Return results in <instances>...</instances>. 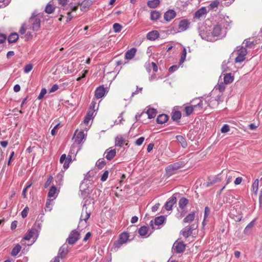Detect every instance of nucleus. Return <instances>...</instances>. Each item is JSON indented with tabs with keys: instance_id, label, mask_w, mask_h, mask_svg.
<instances>
[{
	"instance_id": "obj_53",
	"label": "nucleus",
	"mask_w": 262,
	"mask_h": 262,
	"mask_svg": "<svg viewBox=\"0 0 262 262\" xmlns=\"http://www.w3.org/2000/svg\"><path fill=\"white\" fill-rule=\"evenodd\" d=\"M33 69V65L32 64H28L25 66L24 71L25 73H28Z\"/></svg>"
},
{
	"instance_id": "obj_55",
	"label": "nucleus",
	"mask_w": 262,
	"mask_h": 262,
	"mask_svg": "<svg viewBox=\"0 0 262 262\" xmlns=\"http://www.w3.org/2000/svg\"><path fill=\"white\" fill-rule=\"evenodd\" d=\"M108 173H109L108 170H105L104 172V173L102 174V175L101 176V181L102 182L105 181L108 178Z\"/></svg>"
},
{
	"instance_id": "obj_16",
	"label": "nucleus",
	"mask_w": 262,
	"mask_h": 262,
	"mask_svg": "<svg viewBox=\"0 0 262 262\" xmlns=\"http://www.w3.org/2000/svg\"><path fill=\"white\" fill-rule=\"evenodd\" d=\"M160 37L159 33L157 30H153L148 32L146 35V38L149 40H155Z\"/></svg>"
},
{
	"instance_id": "obj_20",
	"label": "nucleus",
	"mask_w": 262,
	"mask_h": 262,
	"mask_svg": "<svg viewBox=\"0 0 262 262\" xmlns=\"http://www.w3.org/2000/svg\"><path fill=\"white\" fill-rule=\"evenodd\" d=\"M68 246L66 244H63L59 249L58 256L61 258L64 257L68 253Z\"/></svg>"
},
{
	"instance_id": "obj_33",
	"label": "nucleus",
	"mask_w": 262,
	"mask_h": 262,
	"mask_svg": "<svg viewBox=\"0 0 262 262\" xmlns=\"http://www.w3.org/2000/svg\"><path fill=\"white\" fill-rule=\"evenodd\" d=\"M234 76L231 75V73L227 74L224 78V82L226 84H230L233 82Z\"/></svg>"
},
{
	"instance_id": "obj_28",
	"label": "nucleus",
	"mask_w": 262,
	"mask_h": 262,
	"mask_svg": "<svg viewBox=\"0 0 262 262\" xmlns=\"http://www.w3.org/2000/svg\"><path fill=\"white\" fill-rule=\"evenodd\" d=\"M125 140L121 135L117 136L115 138V146L121 147L125 143Z\"/></svg>"
},
{
	"instance_id": "obj_44",
	"label": "nucleus",
	"mask_w": 262,
	"mask_h": 262,
	"mask_svg": "<svg viewBox=\"0 0 262 262\" xmlns=\"http://www.w3.org/2000/svg\"><path fill=\"white\" fill-rule=\"evenodd\" d=\"M148 229L147 226H142L139 229L138 232L141 236H145L147 234Z\"/></svg>"
},
{
	"instance_id": "obj_10",
	"label": "nucleus",
	"mask_w": 262,
	"mask_h": 262,
	"mask_svg": "<svg viewBox=\"0 0 262 262\" xmlns=\"http://www.w3.org/2000/svg\"><path fill=\"white\" fill-rule=\"evenodd\" d=\"M177 194H173L165 203L164 207L166 210L170 211L177 202Z\"/></svg>"
},
{
	"instance_id": "obj_11",
	"label": "nucleus",
	"mask_w": 262,
	"mask_h": 262,
	"mask_svg": "<svg viewBox=\"0 0 262 262\" xmlns=\"http://www.w3.org/2000/svg\"><path fill=\"white\" fill-rule=\"evenodd\" d=\"M222 26L219 24L215 25L211 31L213 38H220L222 37Z\"/></svg>"
},
{
	"instance_id": "obj_2",
	"label": "nucleus",
	"mask_w": 262,
	"mask_h": 262,
	"mask_svg": "<svg viewBox=\"0 0 262 262\" xmlns=\"http://www.w3.org/2000/svg\"><path fill=\"white\" fill-rule=\"evenodd\" d=\"M185 165L184 161H179L170 164L165 168L166 174L169 176H172L176 173L178 169L184 167Z\"/></svg>"
},
{
	"instance_id": "obj_12",
	"label": "nucleus",
	"mask_w": 262,
	"mask_h": 262,
	"mask_svg": "<svg viewBox=\"0 0 262 262\" xmlns=\"http://www.w3.org/2000/svg\"><path fill=\"white\" fill-rule=\"evenodd\" d=\"M215 101L217 102V105H218L221 102H222L223 101V99L222 96L217 95L216 98L214 100L206 99L205 100V103L207 104V106L213 107V106L215 105Z\"/></svg>"
},
{
	"instance_id": "obj_5",
	"label": "nucleus",
	"mask_w": 262,
	"mask_h": 262,
	"mask_svg": "<svg viewBox=\"0 0 262 262\" xmlns=\"http://www.w3.org/2000/svg\"><path fill=\"white\" fill-rule=\"evenodd\" d=\"M29 23L31 25V28L33 31H37L39 30L40 28V20L37 15L33 14L29 19Z\"/></svg>"
},
{
	"instance_id": "obj_7",
	"label": "nucleus",
	"mask_w": 262,
	"mask_h": 262,
	"mask_svg": "<svg viewBox=\"0 0 262 262\" xmlns=\"http://www.w3.org/2000/svg\"><path fill=\"white\" fill-rule=\"evenodd\" d=\"M197 227L198 226L194 224L187 226L181 231V233L185 238H187L191 235L193 230L196 229Z\"/></svg>"
},
{
	"instance_id": "obj_17",
	"label": "nucleus",
	"mask_w": 262,
	"mask_h": 262,
	"mask_svg": "<svg viewBox=\"0 0 262 262\" xmlns=\"http://www.w3.org/2000/svg\"><path fill=\"white\" fill-rule=\"evenodd\" d=\"M38 230L33 227L30 230H29L24 237L25 240H30L35 234L38 233Z\"/></svg>"
},
{
	"instance_id": "obj_45",
	"label": "nucleus",
	"mask_w": 262,
	"mask_h": 262,
	"mask_svg": "<svg viewBox=\"0 0 262 262\" xmlns=\"http://www.w3.org/2000/svg\"><path fill=\"white\" fill-rule=\"evenodd\" d=\"M234 173V171H231V172H229L226 174V183L225 185H228L232 181L233 178L234 177V176L233 175Z\"/></svg>"
},
{
	"instance_id": "obj_49",
	"label": "nucleus",
	"mask_w": 262,
	"mask_h": 262,
	"mask_svg": "<svg viewBox=\"0 0 262 262\" xmlns=\"http://www.w3.org/2000/svg\"><path fill=\"white\" fill-rule=\"evenodd\" d=\"M113 28L115 33H119L121 31L122 26L118 23H115L113 25Z\"/></svg>"
},
{
	"instance_id": "obj_3",
	"label": "nucleus",
	"mask_w": 262,
	"mask_h": 262,
	"mask_svg": "<svg viewBox=\"0 0 262 262\" xmlns=\"http://www.w3.org/2000/svg\"><path fill=\"white\" fill-rule=\"evenodd\" d=\"M199 35L203 39L209 41H213L217 39L213 38L210 29L206 26H202L199 28Z\"/></svg>"
},
{
	"instance_id": "obj_31",
	"label": "nucleus",
	"mask_w": 262,
	"mask_h": 262,
	"mask_svg": "<svg viewBox=\"0 0 262 262\" xmlns=\"http://www.w3.org/2000/svg\"><path fill=\"white\" fill-rule=\"evenodd\" d=\"M194 218L195 213L194 212H191L184 219L183 222L185 223H190L194 220Z\"/></svg>"
},
{
	"instance_id": "obj_56",
	"label": "nucleus",
	"mask_w": 262,
	"mask_h": 262,
	"mask_svg": "<svg viewBox=\"0 0 262 262\" xmlns=\"http://www.w3.org/2000/svg\"><path fill=\"white\" fill-rule=\"evenodd\" d=\"M145 140L144 137H141L138 138L137 140L135 141V145L137 146H140L142 144L143 142H144Z\"/></svg>"
},
{
	"instance_id": "obj_1",
	"label": "nucleus",
	"mask_w": 262,
	"mask_h": 262,
	"mask_svg": "<svg viewBox=\"0 0 262 262\" xmlns=\"http://www.w3.org/2000/svg\"><path fill=\"white\" fill-rule=\"evenodd\" d=\"M190 24V22L189 20L187 19H183L180 20H178L177 19L174 20L172 25H178V27L175 29L174 27H173L174 31H176V32H182L188 29Z\"/></svg>"
},
{
	"instance_id": "obj_19",
	"label": "nucleus",
	"mask_w": 262,
	"mask_h": 262,
	"mask_svg": "<svg viewBox=\"0 0 262 262\" xmlns=\"http://www.w3.org/2000/svg\"><path fill=\"white\" fill-rule=\"evenodd\" d=\"M105 155V158L109 161L112 160L116 155V150L115 149H107L104 152Z\"/></svg>"
},
{
	"instance_id": "obj_22",
	"label": "nucleus",
	"mask_w": 262,
	"mask_h": 262,
	"mask_svg": "<svg viewBox=\"0 0 262 262\" xmlns=\"http://www.w3.org/2000/svg\"><path fill=\"white\" fill-rule=\"evenodd\" d=\"M169 119V116L166 114H163L159 115L156 119L157 123L162 124L166 122Z\"/></svg>"
},
{
	"instance_id": "obj_58",
	"label": "nucleus",
	"mask_w": 262,
	"mask_h": 262,
	"mask_svg": "<svg viewBox=\"0 0 262 262\" xmlns=\"http://www.w3.org/2000/svg\"><path fill=\"white\" fill-rule=\"evenodd\" d=\"M79 6H80V2L78 3L76 5H73L72 4H70L69 5L70 11H71V12L76 11L78 9Z\"/></svg>"
},
{
	"instance_id": "obj_21",
	"label": "nucleus",
	"mask_w": 262,
	"mask_h": 262,
	"mask_svg": "<svg viewBox=\"0 0 262 262\" xmlns=\"http://www.w3.org/2000/svg\"><path fill=\"white\" fill-rule=\"evenodd\" d=\"M93 3L91 0H84L81 3H80V10L82 11H84L86 9H88Z\"/></svg>"
},
{
	"instance_id": "obj_39",
	"label": "nucleus",
	"mask_w": 262,
	"mask_h": 262,
	"mask_svg": "<svg viewBox=\"0 0 262 262\" xmlns=\"http://www.w3.org/2000/svg\"><path fill=\"white\" fill-rule=\"evenodd\" d=\"M161 14L159 11H152L150 12V19L152 20L156 21L160 17Z\"/></svg>"
},
{
	"instance_id": "obj_59",
	"label": "nucleus",
	"mask_w": 262,
	"mask_h": 262,
	"mask_svg": "<svg viewBox=\"0 0 262 262\" xmlns=\"http://www.w3.org/2000/svg\"><path fill=\"white\" fill-rule=\"evenodd\" d=\"M53 180V177L52 176H50L47 181L46 182L45 184V188H47V187H48L49 186V185L51 184L52 181Z\"/></svg>"
},
{
	"instance_id": "obj_35",
	"label": "nucleus",
	"mask_w": 262,
	"mask_h": 262,
	"mask_svg": "<svg viewBox=\"0 0 262 262\" xmlns=\"http://www.w3.org/2000/svg\"><path fill=\"white\" fill-rule=\"evenodd\" d=\"M181 116L180 111H174L172 113L171 119L173 121L179 122L181 118Z\"/></svg>"
},
{
	"instance_id": "obj_6",
	"label": "nucleus",
	"mask_w": 262,
	"mask_h": 262,
	"mask_svg": "<svg viewBox=\"0 0 262 262\" xmlns=\"http://www.w3.org/2000/svg\"><path fill=\"white\" fill-rule=\"evenodd\" d=\"M79 233L76 230H73L70 232L67 242L70 245H74L79 239Z\"/></svg>"
},
{
	"instance_id": "obj_25",
	"label": "nucleus",
	"mask_w": 262,
	"mask_h": 262,
	"mask_svg": "<svg viewBox=\"0 0 262 262\" xmlns=\"http://www.w3.org/2000/svg\"><path fill=\"white\" fill-rule=\"evenodd\" d=\"M129 233L126 232H123L119 235L118 239L123 244H125L129 240Z\"/></svg>"
},
{
	"instance_id": "obj_38",
	"label": "nucleus",
	"mask_w": 262,
	"mask_h": 262,
	"mask_svg": "<svg viewBox=\"0 0 262 262\" xmlns=\"http://www.w3.org/2000/svg\"><path fill=\"white\" fill-rule=\"evenodd\" d=\"M160 4V0H150L147 2V6L151 8H157Z\"/></svg>"
},
{
	"instance_id": "obj_52",
	"label": "nucleus",
	"mask_w": 262,
	"mask_h": 262,
	"mask_svg": "<svg viewBox=\"0 0 262 262\" xmlns=\"http://www.w3.org/2000/svg\"><path fill=\"white\" fill-rule=\"evenodd\" d=\"M29 210V208L28 206H26L23 210L21 212V216L23 219H25L27 216L28 212Z\"/></svg>"
},
{
	"instance_id": "obj_42",
	"label": "nucleus",
	"mask_w": 262,
	"mask_h": 262,
	"mask_svg": "<svg viewBox=\"0 0 262 262\" xmlns=\"http://www.w3.org/2000/svg\"><path fill=\"white\" fill-rule=\"evenodd\" d=\"M63 176L61 173H58L55 177V182L57 185L61 186L63 184Z\"/></svg>"
},
{
	"instance_id": "obj_40",
	"label": "nucleus",
	"mask_w": 262,
	"mask_h": 262,
	"mask_svg": "<svg viewBox=\"0 0 262 262\" xmlns=\"http://www.w3.org/2000/svg\"><path fill=\"white\" fill-rule=\"evenodd\" d=\"M21 247L19 244H17L13 249L11 251V254L12 256H16L20 252Z\"/></svg>"
},
{
	"instance_id": "obj_18",
	"label": "nucleus",
	"mask_w": 262,
	"mask_h": 262,
	"mask_svg": "<svg viewBox=\"0 0 262 262\" xmlns=\"http://www.w3.org/2000/svg\"><path fill=\"white\" fill-rule=\"evenodd\" d=\"M176 12L172 9L168 10L166 11L164 15V19L167 21H170L172 19L176 17Z\"/></svg>"
},
{
	"instance_id": "obj_61",
	"label": "nucleus",
	"mask_w": 262,
	"mask_h": 262,
	"mask_svg": "<svg viewBox=\"0 0 262 262\" xmlns=\"http://www.w3.org/2000/svg\"><path fill=\"white\" fill-rule=\"evenodd\" d=\"M118 120H116L115 121V123L116 124H120L122 123V121L123 120V118L122 117V113L120 114L118 117Z\"/></svg>"
},
{
	"instance_id": "obj_54",
	"label": "nucleus",
	"mask_w": 262,
	"mask_h": 262,
	"mask_svg": "<svg viewBox=\"0 0 262 262\" xmlns=\"http://www.w3.org/2000/svg\"><path fill=\"white\" fill-rule=\"evenodd\" d=\"M47 93V90L45 88H43L41 89V91H40V94H39V95L37 97V99L38 100H41L42 99L45 95Z\"/></svg>"
},
{
	"instance_id": "obj_50",
	"label": "nucleus",
	"mask_w": 262,
	"mask_h": 262,
	"mask_svg": "<svg viewBox=\"0 0 262 262\" xmlns=\"http://www.w3.org/2000/svg\"><path fill=\"white\" fill-rule=\"evenodd\" d=\"M258 189V180L256 179L254 181V182L252 185V190H253V192L255 194H257Z\"/></svg>"
},
{
	"instance_id": "obj_62",
	"label": "nucleus",
	"mask_w": 262,
	"mask_h": 262,
	"mask_svg": "<svg viewBox=\"0 0 262 262\" xmlns=\"http://www.w3.org/2000/svg\"><path fill=\"white\" fill-rule=\"evenodd\" d=\"M178 68H179V67L177 65H173V66H171L169 68L168 71L170 73H173V72L176 71L178 69Z\"/></svg>"
},
{
	"instance_id": "obj_36",
	"label": "nucleus",
	"mask_w": 262,
	"mask_h": 262,
	"mask_svg": "<svg viewBox=\"0 0 262 262\" xmlns=\"http://www.w3.org/2000/svg\"><path fill=\"white\" fill-rule=\"evenodd\" d=\"M165 220H166V219L164 216L161 215V216L156 217L155 219L154 223L156 225L159 226V225L163 224L164 223V222H165Z\"/></svg>"
},
{
	"instance_id": "obj_15",
	"label": "nucleus",
	"mask_w": 262,
	"mask_h": 262,
	"mask_svg": "<svg viewBox=\"0 0 262 262\" xmlns=\"http://www.w3.org/2000/svg\"><path fill=\"white\" fill-rule=\"evenodd\" d=\"M221 173L215 176V177L209 178L208 182L206 183V186L207 187H210L214 184L221 182L222 180V177H221Z\"/></svg>"
},
{
	"instance_id": "obj_37",
	"label": "nucleus",
	"mask_w": 262,
	"mask_h": 262,
	"mask_svg": "<svg viewBox=\"0 0 262 262\" xmlns=\"http://www.w3.org/2000/svg\"><path fill=\"white\" fill-rule=\"evenodd\" d=\"M84 137V134L83 132L81 131L78 132L75 137V142L78 144H80Z\"/></svg>"
},
{
	"instance_id": "obj_64",
	"label": "nucleus",
	"mask_w": 262,
	"mask_h": 262,
	"mask_svg": "<svg viewBox=\"0 0 262 262\" xmlns=\"http://www.w3.org/2000/svg\"><path fill=\"white\" fill-rule=\"evenodd\" d=\"M7 39L6 34L0 33V43L4 42Z\"/></svg>"
},
{
	"instance_id": "obj_43",
	"label": "nucleus",
	"mask_w": 262,
	"mask_h": 262,
	"mask_svg": "<svg viewBox=\"0 0 262 262\" xmlns=\"http://www.w3.org/2000/svg\"><path fill=\"white\" fill-rule=\"evenodd\" d=\"M194 110H195L192 105L191 106H187L185 107L184 110V112L186 116H188L190 115L193 112Z\"/></svg>"
},
{
	"instance_id": "obj_34",
	"label": "nucleus",
	"mask_w": 262,
	"mask_h": 262,
	"mask_svg": "<svg viewBox=\"0 0 262 262\" xmlns=\"http://www.w3.org/2000/svg\"><path fill=\"white\" fill-rule=\"evenodd\" d=\"M123 244H124L121 241H119V239L114 241L112 247V251H117Z\"/></svg>"
},
{
	"instance_id": "obj_51",
	"label": "nucleus",
	"mask_w": 262,
	"mask_h": 262,
	"mask_svg": "<svg viewBox=\"0 0 262 262\" xmlns=\"http://www.w3.org/2000/svg\"><path fill=\"white\" fill-rule=\"evenodd\" d=\"M243 43L246 44V47L249 48H253L255 46V44L253 41H250L249 39L245 40Z\"/></svg>"
},
{
	"instance_id": "obj_13",
	"label": "nucleus",
	"mask_w": 262,
	"mask_h": 262,
	"mask_svg": "<svg viewBox=\"0 0 262 262\" xmlns=\"http://www.w3.org/2000/svg\"><path fill=\"white\" fill-rule=\"evenodd\" d=\"M91 214V212L90 211H88L86 204H84L83 206L82 212L80 218V221H84L85 222H86V221L90 218Z\"/></svg>"
},
{
	"instance_id": "obj_47",
	"label": "nucleus",
	"mask_w": 262,
	"mask_h": 262,
	"mask_svg": "<svg viewBox=\"0 0 262 262\" xmlns=\"http://www.w3.org/2000/svg\"><path fill=\"white\" fill-rule=\"evenodd\" d=\"M55 9V8L52 5L48 4L46 7L45 11L48 14H51L54 11Z\"/></svg>"
},
{
	"instance_id": "obj_57",
	"label": "nucleus",
	"mask_w": 262,
	"mask_h": 262,
	"mask_svg": "<svg viewBox=\"0 0 262 262\" xmlns=\"http://www.w3.org/2000/svg\"><path fill=\"white\" fill-rule=\"evenodd\" d=\"M230 127L228 124H224L221 128V132L222 133H226L229 131Z\"/></svg>"
},
{
	"instance_id": "obj_9",
	"label": "nucleus",
	"mask_w": 262,
	"mask_h": 262,
	"mask_svg": "<svg viewBox=\"0 0 262 262\" xmlns=\"http://www.w3.org/2000/svg\"><path fill=\"white\" fill-rule=\"evenodd\" d=\"M186 248V245L183 242H176L172 247V250L174 253H183Z\"/></svg>"
},
{
	"instance_id": "obj_32",
	"label": "nucleus",
	"mask_w": 262,
	"mask_h": 262,
	"mask_svg": "<svg viewBox=\"0 0 262 262\" xmlns=\"http://www.w3.org/2000/svg\"><path fill=\"white\" fill-rule=\"evenodd\" d=\"M188 200L186 198L183 197L181 198L179 201V207L183 209L188 204Z\"/></svg>"
},
{
	"instance_id": "obj_41",
	"label": "nucleus",
	"mask_w": 262,
	"mask_h": 262,
	"mask_svg": "<svg viewBox=\"0 0 262 262\" xmlns=\"http://www.w3.org/2000/svg\"><path fill=\"white\" fill-rule=\"evenodd\" d=\"M93 112L91 113V111H88L85 116L83 120V123L85 124H88L90 120L93 118Z\"/></svg>"
},
{
	"instance_id": "obj_27",
	"label": "nucleus",
	"mask_w": 262,
	"mask_h": 262,
	"mask_svg": "<svg viewBox=\"0 0 262 262\" xmlns=\"http://www.w3.org/2000/svg\"><path fill=\"white\" fill-rule=\"evenodd\" d=\"M177 141L181 145L182 147L185 148L187 146V143L185 138L181 135H178L176 137Z\"/></svg>"
},
{
	"instance_id": "obj_14",
	"label": "nucleus",
	"mask_w": 262,
	"mask_h": 262,
	"mask_svg": "<svg viewBox=\"0 0 262 262\" xmlns=\"http://www.w3.org/2000/svg\"><path fill=\"white\" fill-rule=\"evenodd\" d=\"M106 93V88H104V86L100 85L98 87L95 91V96L97 99L103 97Z\"/></svg>"
},
{
	"instance_id": "obj_26",
	"label": "nucleus",
	"mask_w": 262,
	"mask_h": 262,
	"mask_svg": "<svg viewBox=\"0 0 262 262\" xmlns=\"http://www.w3.org/2000/svg\"><path fill=\"white\" fill-rule=\"evenodd\" d=\"M137 51V49L135 48H133L131 49L128 50L125 55V57L127 59H132L135 55Z\"/></svg>"
},
{
	"instance_id": "obj_4",
	"label": "nucleus",
	"mask_w": 262,
	"mask_h": 262,
	"mask_svg": "<svg viewBox=\"0 0 262 262\" xmlns=\"http://www.w3.org/2000/svg\"><path fill=\"white\" fill-rule=\"evenodd\" d=\"M235 53L237 57L235 59V62L236 63H241L245 59V56L247 54V50L246 48L242 47Z\"/></svg>"
},
{
	"instance_id": "obj_24",
	"label": "nucleus",
	"mask_w": 262,
	"mask_h": 262,
	"mask_svg": "<svg viewBox=\"0 0 262 262\" xmlns=\"http://www.w3.org/2000/svg\"><path fill=\"white\" fill-rule=\"evenodd\" d=\"M207 13L206 9L205 7H203L199 9L196 12L194 13V17L196 18L200 19L205 14Z\"/></svg>"
},
{
	"instance_id": "obj_46",
	"label": "nucleus",
	"mask_w": 262,
	"mask_h": 262,
	"mask_svg": "<svg viewBox=\"0 0 262 262\" xmlns=\"http://www.w3.org/2000/svg\"><path fill=\"white\" fill-rule=\"evenodd\" d=\"M57 191V188L55 186H52L50 188L48 193V196L49 198H52L54 197L56 192Z\"/></svg>"
},
{
	"instance_id": "obj_8",
	"label": "nucleus",
	"mask_w": 262,
	"mask_h": 262,
	"mask_svg": "<svg viewBox=\"0 0 262 262\" xmlns=\"http://www.w3.org/2000/svg\"><path fill=\"white\" fill-rule=\"evenodd\" d=\"M193 103L192 106L194 108L196 111H202L204 108V105H206V106L204 108H206L207 104L203 102V101L201 100L200 98H196L192 100L191 101Z\"/></svg>"
},
{
	"instance_id": "obj_23",
	"label": "nucleus",
	"mask_w": 262,
	"mask_h": 262,
	"mask_svg": "<svg viewBox=\"0 0 262 262\" xmlns=\"http://www.w3.org/2000/svg\"><path fill=\"white\" fill-rule=\"evenodd\" d=\"M256 219L253 220L250 223L248 224V225L246 227L244 230V233L246 235L249 234L251 231L252 229L254 227L255 225Z\"/></svg>"
},
{
	"instance_id": "obj_29",
	"label": "nucleus",
	"mask_w": 262,
	"mask_h": 262,
	"mask_svg": "<svg viewBox=\"0 0 262 262\" xmlns=\"http://www.w3.org/2000/svg\"><path fill=\"white\" fill-rule=\"evenodd\" d=\"M18 39V35L16 33H12L8 37V41L9 43H15Z\"/></svg>"
},
{
	"instance_id": "obj_48",
	"label": "nucleus",
	"mask_w": 262,
	"mask_h": 262,
	"mask_svg": "<svg viewBox=\"0 0 262 262\" xmlns=\"http://www.w3.org/2000/svg\"><path fill=\"white\" fill-rule=\"evenodd\" d=\"M105 165V161H104V160L103 159H99L96 163V166L99 169H102L104 166Z\"/></svg>"
},
{
	"instance_id": "obj_60",
	"label": "nucleus",
	"mask_w": 262,
	"mask_h": 262,
	"mask_svg": "<svg viewBox=\"0 0 262 262\" xmlns=\"http://www.w3.org/2000/svg\"><path fill=\"white\" fill-rule=\"evenodd\" d=\"M219 2L218 1H214L209 5V7L211 9H214L218 6Z\"/></svg>"
},
{
	"instance_id": "obj_30",
	"label": "nucleus",
	"mask_w": 262,
	"mask_h": 262,
	"mask_svg": "<svg viewBox=\"0 0 262 262\" xmlns=\"http://www.w3.org/2000/svg\"><path fill=\"white\" fill-rule=\"evenodd\" d=\"M146 114L149 119L154 118L157 114V111L154 108H149L146 111Z\"/></svg>"
},
{
	"instance_id": "obj_63",
	"label": "nucleus",
	"mask_w": 262,
	"mask_h": 262,
	"mask_svg": "<svg viewBox=\"0 0 262 262\" xmlns=\"http://www.w3.org/2000/svg\"><path fill=\"white\" fill-rule=\"evenodd\" d=\"M217 89L219 90L220 92H223L225 90V83H222L218 85L217 86Z\"/></svg>"
}]
</instances>
